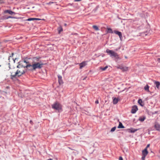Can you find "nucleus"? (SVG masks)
<instances>
[{"label": "nucleus", "mask_w": 160, "mask_h": 160, "mask_svg": "<svg viewBox=\"0 0 160 160\" xmlns=\"http://www.w3.org/2000/svg\"><path fill=\"white\" fill-rule=\"evenodd\" d=\"M18 68V69L14 73V72L12 71L11 72V79H13L17 76L18 77L20 76L26 72L25 69L20 68Z\"/></svg>", "instance_id": "obj_1"}, {"label": "nucleus", "mask_w": 160, "mask_h": 160, "mask_svg": "<svg viewBox=\"0 0 160 160\" xmlns=\"http://www.w3.org/2000/svg\"><path fill=\"white\" fill-rule=\"evenodd\" d=\"M42 64H40L39 62H33L31 65L28 64L27 66V67H29L28 70L33 71L36 70L37 69H40L42 67Z\"/></svg>", "instance_id": "obj_2"}, {"label": "nucleus", "mask_w": 160, "mask_h": 160, "mask_svg": "<svg viewBox=\"0 0 160 160\" xmlns=\"http://www.w3.org/2000/svg\"><path fill=\"white\" fill-rule=\"evenodd\" d=\"M106 52L111 57H114L117 59H120L119 55L113 50L107 49Z\"/></svg>", "instance_id": "obj_3"}, {"label": "nucleus", "mask_w": 160, "mask_h": 160, "mask_svg": "<svg viewBox=\"0 0 160 160\" xmlns=\"http://www.w3.org/2000/svg\"><path fill=\"white\" fill-rule=\"evenodd\" d=\"M52 107L58 111L62 109L61 105L58 103H56L52 105Z\"/></svg>", "instance_id": "obj_4"}, {"label": "nucleus", "mask_w": 160, "mask_h": 160, "mask_svg": "<svg viewBox=\"0 0 160 160\" xmlns=\"http://www.w3.org/2000/svg\"><path fill=\"white\" fill-rule=\"evenodd\" d=\"M28 65V64H27L26 65H24L23 62H18V64L17 66V68H21L24 69L26 68L28 70V69L29 68V67H27Z\"/></svg>", "instance_id": "obj_5"}, {"label": "nucleus", "mask_w": 160, "mask_h": 160, "mask_svg": "<svg viewBox=\"0 0 160 160\" xmlns=\"http://www.w3.org/2000/svg\"><path fill=\"white\" fill-rule=\"evenodd\" d=\"M148 152L146 148H145L142 151V156L141 158L142 160H145V157L146 156L148 155Z\"/></svg>", "instance_id": "obj_6"}, {"label": "nucleus", "mask_w": 160, "mask_h": 160, "mask_svg": "<svg viewBox=\"0 0 160 160\" xmlns=\"http://www.w3.org/2000/svg\"><path fill=\"white\" fill-rule=\"evenodd\" d=\"M138 110V107L136 105H134L132 107L131 112L132 113H135Z\"/></svg>", "instance_id": "obj_7"}, {"label": "nucleus", "mask_w": 160, "mask_h": 160, "mask_svg": "<svg viewBox=\"0 0 160 160\" xmlns=\"http://www.w3.org/2000/svg\"><path fill=\"white\" fill-rule=\"evenodd\" d=\"M154 128L156 130L160 131V124L158 123H155Z\"/></svg>", "instance_id": "obj_8"}, {"label": "nucleus", "mask_w": 160, "mask_h": 160, "mask_svg": "<svg viewBox=\"0 0 160 160\" xmlns=\"http://www.w3.org/2000/svg\"><path fill=\"white\" fill-rule=\"evenodd\" d=\"M87 65L86 62H83L82 63H79V68L80 69H81L82 68L85 67Z\"/></svg>", "instance_id": "obj_9"}, {"label": "nucleus", "mask_w": 160, "mask_h": 160, "mask_svg": "<svg viewBox=\"0 0 160 160\" xmlns=\"http://www.w3.org/2000/svg\"><path fill=\"white\" fill-rule=\"evenodd\" d=\"M4 13H8L10 15H12L13 14H14L15 13L14 12L10 10H5L4 11Z\"/></svg>", "instance_id": "obj_10"}, {"label": "nucleus", "mask_w": 160, "mask_h": 160, "mask_svg": "<svg viewBox=\"0 0 160 160\" xmlns=\"http://www.w3.org/2000/svg\"><path fill=\"white\" fill-rule=\"evenodd\" d=\"M112 99H113V103L114 104H116L118 102V101L119 100V99L118 98H112Z\"/></svg>", "instance_id": "obj_11"}, {"label": "nucleus", "mask_w": 160, "mask_h": 160, "mask_svg": "<svg viewBox=\"0 0 160 160\" xmlns=\"http://www.w3.org/2000/svg\"><path fill=\"white\" fill-rule=\"evenodd\" d=\"M113 32L115 33L118 35L120 38H121L122 37V34L121 32L116 30L114 31Z\"/></svg>", "instance_id": "obj_12"}, {"label": "nucleus", "mask_w": 160, "mask_h": 160, "mask_svg": "<svg viewBox=\"0 0 160 160\" xmlns=\"http://www.w3.org/2000/svg\"><path fill=\"white\" fill-rule=\"evenodd\" d=\"M146 118V117L145 116H142L139 117L138 120L141 122H143Z\"/></svg>", "instance_id": "obj_13"}, {"label": "nucleus", "mask_w": 160, "mask_h": 160, "mask_svg": "<svg viewBox=\"0 0 160 160\" xmlns=\"http://www.w3.org/2000/svg\"><path fill=\"white\" fill-rule=\"evenodd\" d=\"M58 82L59 84H61L63 83V81L62 80V77L61 76H58Z\"/></svg>", "instance_id": "obj_14"}, {"label": "nucleus", "mask_w": 160, "mask_h": 160, "mask_svg": "<svg viewBox=\"0 0 160 160\" xmlns=\"http://www.w3.org/2000/svg\"><path fill=\"white\" fill-rule=\"evenodd\" d=\"M138 102L141 106H143L144 105V103L143 102L142 100L141 99H138Z\"/></svg>", "instance_id": "obj_15"}, {"label": "nucleus", "mask_w": 160, "mask_h": 160, "mask_svg": "<svg viewBox=\"0 0 160 160\" xmlns=\"http://www.w3.org/2000/svg\"><path fill=\"white\" fill-rule=\"evenodd\" d=\"M118 128H124V126L122 125V123L121 122H119V124Z\"/></svg>", "instance_id": "obj_16"}, {"label": "nucleus", "mask_w": 160, "mask_h": 160, "mask_svg": "<svg viewBox=\"0 0 160 160\" xmlns=\"http://www.w3.org/2000/svg\"><path fill=\"white\" fill-rule=\"evenodd\" d=\"M155 84L156 87L157 88L159 89V86H160V82H155Z\"/></svg>", "instance_id": "obj_17"}, {"label": "nucleus", "mask_w": 160, "mask_h": 160, "mask_svg": "<svg viewBox=\"0 0 160 160\" xmlns=\"http://www.w3.org/2000/svg\"><path fill=\"white\" fill-rule=\"evenodd\" d=\"M149 86H148V85H146L145 86V87L144 88V89H145V90H146L147 91L149 92Z\"/></svg>", "instance_id": "obj_18"}, {"label": "nucleus", "mask_w": 160, "mask_h": 160, "mask_svg": "<svg viewBox=\"0 0 160 160\" xmlns=\"http://www.w3.org/2000/svg\"><path fill=\"white\" fill-rule=\"evenodd\" d=\"M107 30V33H112L113 32L112 30L110 28H108Z\"/></svg>", "instance_id": "obj_19"}, {"label": "nucleus", "mask_w": 160, "mask_h": 160, "mask_svg": "<svg viewBox=\"0 0 160 160\" xmlns=\"http://www.w3.org/2000/svg\"><path fill=\"white\" fill-rule=\"evenodd\" d=\"M92 28L96 31L99 30V29L98 27L96 25H93L92 26Z\"/></svg>", "instance_id": "obj_20"}, {"label": "nucleus", "mask_w": 160, "mask_h": 160, "mask_svg": "<svg viewBox=\"0 0 160 160\" xmlns=\"http://www.w3.org/2000/svg\"><path fill=\"white\" fill-rule=\"evenodd\" d=\"M58 30L59 33H60L63 30L61 26H60L58 28Z\"/></svg>", "instance_id": "obj_21"}, {"label": "nucleus", "mask_w": 160, "mask_h": 160, "mask_svg": "<svg viewBox=\"0 0 160 160\" xmlns=\"http://www.w3.org/2000/svg\"><path fill=\"white\" fill-rule=\"evenodd\" d=\"M138 130V129H135L133 128H131V132H134Z\"/></svg>", "instance_id": "obj_22"}, {"label": "nucleus", "mask_w": 160, "mask_h": 160, "mask_svg": "<svg viewBox=\"0 0 160 160\" xmlns=\"http://www.w3.org/2000/svg\"><path fill=\"white\" fill-rule=\"evenodd\" d=\"M108 68V66H106L104 68L100 67V69L102 71H105Z\"/></svg>", "instance_id": "obj_23"}, {"label": "nucleus", "mask_w": 160, "mask_h": 160, "mask_svg": "<svg viewBox=\"0 0 160 160\" xmlns=\"http://www.w3.org/2000/svg\"><path fill=\"white\" fill-rule=\"evenodd\" d=\"M35 20V18H29L27 20L28 21H31Z\"/></svg>", "instance_id": "obj_24"}, {"label": "nucleus", "mask_w": 160, "mask_h": 160, "mask_svg": "<svg viewBox=\"0 0 160 160\" xmlns=\"http://www.w3.org/2000/svg\"><path fill=\"white\" fill-rule=\"evenodd\" d=\"M116 127H115L112 128L111 130V132H113L116 129Z\"/></svg>", "instance_id": "obj_25"}, {"label": "nucleus", "mask_w": 160, "mask_h": 160, "mask_svg": "<svg viewBox=\"0 0 160 160\" xmlns=\"http://www.w3.org/2000/svg\"><path fill=\"white\" fill-rule=\"evenodd\" d=\"M22 62H23V63H26V65L27 64H29V62H27L26 60H24L23 61H22Z\"/></svg>", "instance_id": "obj_26"}, {"label": "nucleus", "mask_w": 160, "mask_h": 160, "mask_svg": "<svg viewBox=\"0 0 160 160\" xmlns=\"http://www.w3.org/2000/svg\"><path fill=\"white\" fill-rule=\"evenodd\" d=\"M4 0H0V4H2L4 3Z\"/></svg>", "instance_id": "obj_27"}, {"label": "nucleus", "mask_w": 160, "mask_h": 160, "mask_svg": "<svg viewBox=\"0 0 160 160\" xmlns=\"http://www.w3.org/2000/svg\"><path fill=\"white\" fill-rule=\"evenodd\" d=\"M119 160H123L122 157H120L119 158Z\"/></svg>", "instance_id": "obj_28"}, {"label": "nucleus", "mask_w": 160, "mask_h": 160, "mask_svg": "<svg viewBox=\"0 0 160 160\" xmlns=\"http://www.w3.org/2000/svg\"><path fill=\"white\" fill-rule=\"evenodd\" d=\"M149 146H150L149 144L147 145V146L145 148H146L147 150L148 148L149 147Z\"/></svg>", "instance_id": "obj_29"}, {"label": "nucleus", "mask_w": 160, "mask_h": 160, "mask_svg": "<svg viewBox=\"0 0 160 160\" xmlns=\"http://www.w3.org/2000/svg\"><path fill=\"white\" fill-rule=\"evenodd\" d=\"M95 103L96 104H98V103H99V102H98V100H97L95 102Z\"/></svg>", "instance_id": "obj_30"}, {"label": "nucleus", "mask_w": 160, "mask_h": 160, "mask_svg": "<svg viewBox=\"0 0 160 160\" xmlns=\"http://www.w3.org/2000/svg\"><path fill=\"white\" fill-rule=\"evenodd\" d=\"M157 61L158 62L160 63V58H158L157 59Z\"/></svg>", "instance_id": "obj_31"}, {"label": "nucleus", "mask_w": 160, "mask_h": 160, "mask_svg": "<svg viewBox=\"0 0 160 160\" xmlns=\"http://www.w3.org/2000/svg\"><path fill=\"white\" fill-rule=\"evenodd\" d=\"M41 20L40 19H39L38 18H35V20Z\"/></svg>", "instance_id": "obj_32"}, {"label": "nucleus", "mask_w": 160, "mask_h": 160, "mask_svg": "<svg viewBox=\"0 0 160 160\" xmlns=\"http://www.w3.org/2000/svg\"><path fill=\"white\" fill-rule=\"evenodd\" d=\"M12 18V17H11V16H9L7 18H6V19H8L9 18Z\"/></svg>", "instance_id": "obj_33"}, {"label": "nucleus", "mask_w": 160, "mask_h": 160, "mask_svg": "<svg viewBox=\"0 0 160 160\" xmlns=\"http://www.w3.org/2000/svg\"><path fill=\"white\" fill-rule=\"evenodd\" d=\"M81 0H74L75 2H79Z\"/></svg>", "instance_id": "obj_34"}, {"label": "nucleus", "mask_w": 160, "mask_h": 160, "mask_svg": "<svg viewBox=\"0 0 160 160\" xmlns=\"http://www.w3.org/2000/svg\"><path fill=\"white\" fill-rule=\"evenodd\" d=\"M87 78V77H85V78H83L82 80H85L86 79V78Z\"/></svg>", "instance_id": "obj_35"}, {"label": "nucleus", "mask_w": 160, "mask_h": 160, "mask_svg": "<svg viewBox=\"0 0 160 160\" xmlns=\"http://www.w3.org/2000/svg\"><path fill=\"white\" fill-rule=\"evenodd\" d=\"M34 59H38V58H37L36 57H35L33 58Z\"/></svg>", "instance_id": "obj_36"}, {"label": "nucleus", "mask_w": 160, "mask_h": 160, "mask_svg": "<svg viewBox=\"0 0 160 160\" xmlns=\"http://www.w3.org/2000/svg\"><path fill=\"white\" fill-rule=\"evenodd\" d=\"M53 3V2H49V3H47V4H50V3Z\"/></svg>", "instance_id": "obj_37"}, {"label": "nucleus", "mask_w": 160, "mask_h": 160, "mask_svg": "<svg viewBox=\"0 0 160 160\" xmlns=\"http://www.w3.org/2000/svg\"><path fill=\"white\" fill-rule=\"evenodd\" d=\"M30 123H31V124H32V121L31 120V121H30Z\"/></svg>", "instance_id": "obj_38"}, {"label": "nucleus", "mask_w": 160, "mask_h": 160, "mask_svg": "<svg viewBox=\"0 0 160 160\" xmlns=\"http://www.w3.org/2000/svg\"><path fill=\"white\" fill-rule=\"evenodd\" d=\"M67 24H66V23H65V24H64V25H65V26H67Z\"/></svg>", "instance_id": "obj_39"}]
</instances>
